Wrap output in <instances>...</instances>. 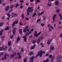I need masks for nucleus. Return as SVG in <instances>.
<instances>
[{
  "instance_id": "obj_1",
  "label": "nucleus",
  "mask_w": 62,
  "mask_h": 62,
  "mask_svg": "<svg viewBox=\"0 0 62 62\" xmlns=\"http://www.w3.org/2000/svg\"><path fill=\"white\" fill-rule=\"evenodd\" d=\"M34 29H31V31H28L26 33V34L25 36H24L23 37V38H24V41L26 42V41L27 40V39H26V36H28V35H29L32 33V31H33Z\"/></svg>"
},
{
  "instance_id": "obj_2",
  "label": "nucleus",
  "mask_w": 62,
  "mask_h": 62,
  "mask_svg": "<svg viewBox=\"0 0 62 62\" xmlns=\"http://www.w3.org/2000/svg\"><path fill=\"white\" fill-rule=\"evenodd\" d=\"M33 8V7H29L27 9V14L28 15H29V12H30V13H32L33 12V9H32Z\"/></svg>"
},
{
  "instance_id": "obj_3",
  "label": "nucleus",
  "mask_w": 62,
  "mask_h": 62,
  "mask_svg": "<svg viewBox=\"0 0 62 62\" xmlns=\"http://www.w3.org/2000/svg\"><path fill=\"white\" fill-rule=\"evenodd\" d=\"M42 53L44 54H45V52H42V51L41 50L39 52L38 54H37L36 56L35 57V58H36L38 56H39L40 55V57H41L42 55H43V54H42Z\"/></svg>"
},
{
  "instance_id": "obj_4",
  "label": "nucleus",
  "mask_w": 62,
  "mask_h": 62,
  "mask_svg": "<svg viewBox=\"0 0 62 62\" xmlns=\"http://www.w3.org/2000/svg\"><path fill=\"white\" fill-rule=\"evenodd\" d=\"M4 46H2V47H0V51H3V50H6L8 48L7 46H6L5 48H4Z\"/></svg>"
},
{
  "instance_id": "obj_5",
  "label": "nucleus",
  "mask_w": 62,
  "mask_h": 62,
  "mask_svg": "<svg viewBox=\"0 0 62 62\" xmlns=\"http://www.w3.org/2000/svg\"><path fill=\"white\" fill-rule=\"evenodd\" d=\"M49 32H50L54 29V27L52 26H51L49 28Z\"/></svg>"
},
{
  "instance_id": "obj_6",
  "label": "nucleus",
  "mask_w": 62,
  "mask_h": 62,
  "mask_svg": "<svg viewBox=\"0 0 62 62\" xmlns=\"http://www.w3.org/2000/svg\"><path fill=\"white\" fill-rule=\"evenodd\" d=\"M38 33V31H35L34 32V36L35 37H38V34L37 33Z\"/></svg>"
},
{
  "instance_id": "obj_7",
  "label": "nucleus",
  "mask_w": 62,
  "mask_h": 62,
  "mask_svg": "<svg viewBox=\"0 0 62 62\" xmlns=\"http://www.w3.org/2000/svg\"><path fill=\"white\" fill-rule=\"evenodd\" d=\"M52 40H53V39H52L51 40V39H49L47 41V44L48 45H50V42L52 41Z\"/></svg>"
},
{
  "instance_id": "obj_8",
  "label": "nucleus",
  "mask_w": 62,
  "mask_h": 62,
  "mask_svg": "<svg viewBox=\"0 0 62 62\" xmlns=\"http://www.w3.org/2000/svg\"><path fill=\"white\" fill-rule=\"evenodd\" d=\"M56 6H58L59 5V1L58 0H57L54 2Z\"/></svg>"
},
{
  "instance_id": "obj_9",
  "label": "nucleus",
  "mask_w": 62,
  "mask_h": 62,
  "mask_svg": "<svg viewBox=\"0 0 62 62\" xmlns=\"http://www.w3.org/2000/svg\"><path fill=\"white\" fill-rule=\"evenodd\" d=\"M34 58H35V57L34 56H32V57H31V60H30V62H33V60L34 59Z\"/></svg>"
},
{
  "instance_id": "obj_10",
  "label": "nucleus",
  "mask_w": 62,
  "mask_h": 62,
  "mask_svg": "<svg viewBox=\"0 0 62 62\" xmlns=\"http://www.w3.org/2000/svg\"><path fill=\"white\" fill-rule=\"evenodd\" d=\"M35 47H36V44H34V45H33L31 47V50H32V49H35Z\"/></svg>"
},
{
  "instance_id": "obj_11",
  "label": "nucleus",
  "mask_w": 62,
  "mask_h": 62,
  "mask_svg": "<svg viewBox=\"0 0 62 62\" xmlns=\"http://www.w3.org/2000/svg\"><path fill=\"white\" fill-rule=\"evenodd\" d=\"M44 13V11H43L42 12L41 14H40V13H38V15L39 16L40 15H42V14H43Z\"/></svg>"
},
{
  "instance_id": "obj_12",
  "label": "nucleus",
  "mask_w": 62,
  "mask_h": 62,
  "mask_svg": "<svg viewBox=\"0 0 62 62\" xmlns=\"http://www.w3.org/2000/svg\"><path fill=\"white\" fill-rule=\"evenodd\" d=\"M15 30H16V28H15L13 30V35H15Z\"/></svg>"
},
{
  "instance_id": "obj_13",
  "label": "nucleus",
  "mask_w": 62,
  "mask_h": 62,
  "mask_svg": "<svg viewBox=\"0 0 62 62\" xmlns=\"http://www.w3.org/2000/svg\"><path fill=\"white\" fill-rule=\"evenodd\" d=\"M20 40V38L19 37V36H18L17 39V41H16V43H17L18 42V41H19Z\"/></svg>"
},
{
  "instance_id": "obj_14",
  "label": "nucleus",
  "mask_w": 62,
  "mask_h": 62,
  "mask_svg": "<svg viewBox=\"0 0 62 62\" xmlns=\"http://www.w3.org/2000/svg\"><path fill=\"white\" fill-rule=\"evenodd\" d=\"M34 54V53L32 52H29V54L30 55H33Z\"/></svg>"
},
{
  "instance_id": "obj_15",
  "label": "nucleus",
  "mask_w": 62,
  "mask_h": 62,
  "mask_svg": "<svg viewBox=\"0 0 62 62\" xmlns=\"http://www.w3.org/2000/svg\"><path fill=\"white\" fill-rule=\"evenodd\" d=\"M9 6H8L6 7L5 9V10H6V11H8V10L9 9Z\"/></svg>"
},
{
  "instance_id": "obj_16",
  "label": "nucleus",
  "mask_w": 62,
  "mask_h": 62,
  "mask_svg": "<svg viewBox=\"0 0 62 62\" xmlns=\"http://www.w3.org/2000/svg\"><path fill=\"white\" fill-rule=\"evenodd\" d=\"M23 30L21 29H20L19 30V32L20 33V34H22L23 32H22V31Z\"/></svg>"
},
{
  "instance_id": "obj_17",
  "label": "nucleus",
  "mask_w": 62,
  "mask_h": 62,
  "mask_svg": "<svg viewBox=\"0 0 62 62\" xmlns=\"http://www.w3.org/2000/svg\"><path fill=\"white\" fill-rule=\"evenodd\" d=\"M49 60L48 59H47L46 60H44L43 61V62H49Z\"/></svg>"
},
{
  "instance_id": "obj_18",
  "label": "nucleus",
  "mask_w": 62,
  "mask_h": 62,
  "mask_svg": "<svg viewBox=\"0 0 62 62\" xmlns=\"http://www.w3.org/2000/svg\"><path fill=\"white\" fill-rule=\"evenodd\" d=\"M11 18H13V17H14L15 15H14V13H12L11 14Z\"/></svg>"
},
{
  "instance_id": "obj_19",
  "label": "nucleus",
  "mask_w": 62,
  "mask_h": 62,
  "mask_svg": "<svg viewBox=\"0 0 62 62\" xmlns=\"http://www.w3.org/2000/svg\"><path fill=\"white\" fill-rule=\"evenodd\" d=\"M50 49L51 50H54V49H55V48L54 46H52L51 47Z\"/></svg>"
},
{
  "instance_id": "obj_20",
  "label": "nucleus",
  "mask_w": 62,
  "mask_h": 62,
  "mask_svg": "<svg viewBox=\"0 0 62 62\" xmlns=\"http://www.w3.org/2000/svg\"><path fill=\"white\" fill-rule=\"evenodd\" d=\"M4 31L3 30H2L1 31H0V36H2V32Z\"/></svg>"
},
{
  "instance_id": "obj_21",
  "label": "nucleus",
  "mask_w": 62,
  "mask_h": 62,
  "mask_svg": "<svg viewBox=\"0 0 62 62\" xmlns=\"http://www.w3.org/2000/svg\"><path fill=\"white\" fill-rule=\"evenodd\" d=\"M16 55V53H14L12 55H11V57H13L14 56H15V55Z\"/></svg>"
},
{
  "instance_id": "obj_22",
  "label": "nucleus",
  "mask_w": 62,
  "mask_h": 62,
  "mask_svg": "<svg viewBox=\"0 0 62 62\" xmlns=\"http://www.w3.org/2000/svg\"><path fill=\"white\" fill-rule=\"evenodd\" d=\"M7 15L8 16V18H10V16H11V15L9 14V13H8L7 14Z\"/></svg>"
},
{
  "instance_id": "obj_23",
  "label": "nucleus",
  "mask_w": 62,
  "mask_h": 62,
  "mask_svg": "<svg viewBox=\"0 0 62 62\" xmlns=\"http://www.w3.org/2000/svg\"><path fill=\"white\" fill-rule=\"evenodd\" d=\"M56 14H55L53 15V19H54L55 20V17H56Z\"/></svg>"
},
{
  "instance_id": "obj_24",
  "label": "nucleus",
  "mask_w": 62,
  "mask_h": 62,
  "mask_svg": "<svg viewBox=\"0 0 62 62\" xmlns=\"http://www.w3.org/2000/svg\"><path fill=\"white\" fill-rule=\"evenodd\" d=\"M1 38L3 40L5 38V37L4 36H2L1 37Z\"/></svg>"
},
{
  "instance_id": "obj_25",
  "label": "nucleus",
  "mask_w": 62,
  "mask_h": 62,
  "mask_svg": "<svg viewBox=\"0 0 62 62\" xmlns=\"http://www.w3.org/2000/svg\"><path fill=\"white\" fill-rule=\"evenodd\" d=\"M40 42V38H39L37 40V43L38 44L39 43V42Z\"/></svg>"
},
{
  "instance_id": "obj_26",
  "label": "nucleus",
  "mask_w": 62,
  "mask_h": 62,
  "mask_svg": "<svg viewBox=\"0 0 62 62\" xmlns=\"http://www.w3.org/2000/svg\"><path fill=\"white\" fill-rule=\"evenodd\" d=\"M58 58V59H62V56H61V55H60L59 56V57H58V56L57 57V58Z\"/></svg>"
},
{
  "instance_id": "obj_27",
  "label": "nucleus",
  "mask_w": 62,
  "mask_h": 62,
  "mask_svg": "<svg viewBox=\"0 0 62 62\" xmlns=\"http://www.w3.org/2000/svg\"><path fill=\"white\" fill-rule=\"evenodd\" d=\"M57 62H60V60L59 59H58V57L57 58Z\"/></svg>"
},
{
  "instance_id": "obj_28",
  "label": "nucleus",
  "mask_w": 62,
  "mask_h": 62,
  "mask_svg": "<svg viewBox=\"0 0 62 62\" xmlns=\"http://www.w3.org/2000/svg\"><path fill=\"white\" fill-rule=\"evenodd\" d=\"M18 22L19 21H15L14 22V23L15 24H17Z\"/></svg>"
},
{
  "instance_id": "obj_29",
  "label": "nucleus",
  "mask_w": 62,
  "mask_h": 62,
  "mask_svg": "<svg viewBox=\"0 0 62 62\" xmlns=\"http://www.w3.org/2000/svg\"><path fill=\"white\" fill-rule=\"evenodd\" d=\"M37 40H34L32 41V43L33 44H35V43H36V42H37Z\"/></svg>"
},
{
  "instance_id": "obj_30",
  "label": "nucleus",
  "mask_w": 62,
  "mask_h": 62,
  "mask_svg": "<svg viewBox=\"0 0 62 62\" xmlns=\"http://www.w3.org/2000/svg\"><path fill=\"white\" fill-rule=\"evenodd\" d=\"M26 28H24L23 29V32H25H25H26Z\"/></svg>"
},
{
  "instance_id": "obj_31",
  "label": "nucleus",
  "mask_w": 62,
  "mask_h": 62,
  "mask_svg": "<svg viewBox=\"0 0 62 62\" xmlns=\"http://www.w3.org/2000/svg\"><path fill=\"white\" fill-rule=\"evenodd\" d=\"M4 24V23L3 22H1L0 23V26H2L3 24Z\"/></svg>"
},
{
  "instance_id": "obj_32",
  "label": "nucleus",
  "mask_w": 62,
  "mask_h": 62,
  "mask_svg": "<svg viewBox=\"0 0 62 62\" xmlns=\"http://www.w3.org/2000/svg\"><path fill=\"white\" fill-rule=\"evenodd\" d=\"M43 20H46V17L44 16L43 17Z\"/></svg>"
},
{
  "instance_id": "obj_33",
  "label": "nucleus",
  "mask_w": 62,
  "mask_h": 62,
  "mask_svg": "<svg viewBox=\"0 0 62 62\" xmlns=\"http://www.w3.org/2000/svg\"><path fill=\"white\" fill-rule=\"evenodd\" d=\"M9 29V27L8 26H7L6 27L5 29V30H8Z\"/></svg>"
},
{
  "instance_id": "obj_34",
  "label": "nucleus",
  "mask_w": 62,
  "mask_h": 62,
  "mask_svg": "<svg viewBox=\"0 0 62 62\" xmlns=\"http://www.w3.org/2000/svg\"><path fill=\"white\" fill-rule=\"evenodd\" d=\"M7 55V54L5 53V57H4V59H7V57H6V55Z\"/></svg>"
},
{
  "instance_id": "obj_35",
  "label": "nucleus",
  "mask_w": 62,
  "mask_h": 62,
  "mask_svg": "<svg viewBox=\"0 0 62 62\" xmlns=\"http://www.w3.org/2000/svg\"><path fill=\"white\" fill-rule=\"evenodd\" d=\"M11 50H12V48L11 47H10V48L8 49V51L9 52H10Z\"/></svg>"
},
{
  "instance_id": "obj_36",
  "label": "nucleus",
  "mask_w": 62,
  "mask_h": 62,
  "mask_svg": "<svg viewBox=\"0 0 62 62\" xmlns=\"http://www.w3.org/2000/svg\"><path fill=\"white\" fill-rule=\"evenodd\" d=\"M55 58V56H52V58H51V60H53V59H54Z\"/></svg>"
},
{
  "instance_id": "obj_37",
  "label": "nucleus",
  "mask_w": 62,
  "mask_h": 62,
  "mask_svg": "<svg viewBox=\"0 0 62 62\" xmlns=\"http://www.w3.org/2000/svg\"><path fill=\"white\" fill-rule=\"evenodd\" d=\"M10 45H11V42L9 41L8 43V46H10Z\"/></svg>"
},
{
  "instance_id": "obj_38",
  "label": "nucleus",
  "mask_w": 62,
  "mask_h": 62,
  "mask_svg": "<svg viewBox=\"0 0 62 62\" xmlns=\"http://www.w3.org/2000/svg\"><path fill=\"white\" fill-rule=\"evenodd\" d=\"M60 11V9H59L57 10H56V12L58 13L59 12V11Z\"/></svg>"
},
{
  "instance_id": "obj_39",
  "label": "nucleus",
  "mask_w": 62,
  "mask_h": 62,
  "mask_svg": "<svg viewBox=\"0 0 62 62\" xmlns=\"http://www.w3.org/2000/svg\"><path fill=\"white\" fill-rule=\"evenodd\" d=\"M36 14H37L36 13H34L32 15V17H35L36 15Z\"/></svg>"
},
{
  "instance_id": "obj_40",
  "label": "nucleus",
  "mask_w": 62,
  "mask_h": 62,
  "mask_svg": "<svg viewBox=\"0 0 62 62\" xmlns=\"http://www.w3.org/2000/svg\"><path fill=\"white\" fill-rule=\"evenodd\" d=\"M48 5L49 6H52V4L50 2H49L48 3Z\"/></svg>"
},
{
  "instance_id": "obj_41",
  "label": "nucleus",
  "mask_w": 62,
  "mask_h": 62,
  "mask_svg": "<svg viewBox=\"0 0 62 62\" xmlns=\"http://www.w3.org/2000/svg\"><path fill=\"white\" fill-rule=\"evenodd\" d=\"M22 18L23 19H24V15L23 14H22L21 16Z\"/></svg>"
},
{
  "instance_id": "obj_42",
  "label": "nucleus",
  "mask_w": 62,
  "mask_h": 62,
  "mask_svg": "<svg viewBox=\"0 0 62 62\" xmlns=\"http://www.w3.org/2000/svg\"><path fill=\"white\" fill-rule=\"evenodd\" d=\"M19 6V4L18 3H17L16 4V6H15V7H16V8H17V7H18V6Z\"/></svg>"
},
{
  "instance_id": "obj_43",
  "label": "nucleus",
  "mask_w": 62,
  "mask_h": 62,
  "mask_svg": "<svg viewBox=\"0 0 62 62\" xmlns=\"http://www.w3.org/2000/svg\"><path fill=\"white\" fill-rule=\"evenodd\" d=\"M14 7V5H12L10 6V8L11 9H12V8H13V7Z\"/></svg>"
},
{
  "instance_id": "obj_44",
  "label": "nucleus",
  "mask_w": 62,
  "mask_h": 62,
  "mask_svg": "<svg viewBox=\"0 0 62 62\" xmlns=\"http://www.w3.org/2000/svg\"><path fill=\"white\" fill-rule=\"evenodd\" d=\"M40 21V19H38L37 21V23H38L39 22V21Z\"/></svg>"
},
{
  "instance_id": "obj_45",
  "label": "nucleus",
  "mask_w": 62,
  "mask_h": 62,
  "mask_svg": "<svg viewBox=\"0 0 62 62\" xmlns=\"http://www.w3.org/2000/svg\"><path fill=\"white\" fill-rule=\"evenodd\" d=\"M53 21L52 22V23H53L55 22V19H53Z\"/></svg>"
},
{
  "instance_id": "obj_46",
  "label": "nucleus",
  "mask_w": 62,
  "mask_h": 62,
  "mask_svg": "<svg viewBox=\"0 0 62 62\" xmlns=\"http://www.w3.org/2000/svg\"><path fill=\"white\" fill-rule=\"evenodd\" d=\"M27 60V59H26V58L24 59V62H26Z\"/></svg>"
},
{
  "instance_id": "obj_47",
  "label": "nucleus",
  "mask_w": 62,
  "mask_h": 62,
  "mask_svg": "<svg viewBox=\"0 0 62 62\" xmlns=\"http://www.w3.org/2000/svg\"><path fill=\"white\" fill-rule=\"evenodd\" d=\"M40 39H43V37L42 36H40Z\"/></svg>"
},
{
  "instance_id": "obj_48",
  "label": "nucleus",
  "mask_w": 62,
  "mask_h": 62,
  "mask_svg": "<svg viewBox=\"0 0 62 62\" xmlns=\"http://www.w3.org/2000/svg\"><path fill=\"white\" fill-rule=\"evenodd\" d=\"M52 55H49V58H52Z\"/></svg>"
},
{
  "instance_id": "obj_49",
  "label": "nucleus",
  "mask_w": 62,
  "mask_h": 62,
  "mask_svg": "<svg viewBox=\"0 0 62 62\" xmlns=\"http://www.w3.org/2000/svg\"><path fill=\"white\" fill-rule=\"evenodd\" d=\"M49 2H53V1H54V0H48Z\"/></svg>"
},
{
  "instance_id": "obj_50",
  "label": "nucleus",
  "mask_w": 62,
  "mask_h": 62,
  "mask_svg": "<svg viewBox=\"0 0 62 62\" xmlns=\"http://www.w3.org/2000/svg\"><path fill=\"white\" fill-rule=\"evenodd\" d=\"M40 45L43 47H44V45H43V43H40Z\"/></svg>"
},
{
  "instance_id": "obj_51",
  "label": "nucleus",
  "mask_w": 62,
  "mask_h": 62,
  "mask_svg": "<svg viewBox=\"0 0 62 62\" xmlns=\"http://www.w3.org/2000/svg\"><path fill=\"white\" fill-rule=\"evenodd\" d=\"M41 25L42 26H44V25H45V24H43V23H41Z\"/></svg>"
},
{
  "instance_id": "obj_52",
  "label": "nucleus",
  "mask_w": 62,
  "mask_h": 62,
  "mask_svg": "<svg viewBox=\"0 0 62 62\" xmlns=\"http://www.w3.org/2000/svg\"><path fill=\"white\" fill-rule=\"evenodd\" d=\"M12 27H14V26L15 25V23H13L12 24Z\"/></svg>"
},
{
  "instance_id": "obj_53",
  "label": "nucleus",
  "mask_w": 62,
  "mask_h": 62,
  "mask_svg": "<svg viewBox=\"0 0 62 62\" xmlns=\"http://www.w3.org/2000/svg\"><path fill=\"white\" fill-rule=\"evenodd\" d=\"M49 55V54H47L45 55V56H48Z\"/></svg>"
},
{
  "instance_id": "obj_54",
  "label": "nucleus",
  "mask_w": 62,
  "mask_h": 62,
  "mask_svg": "<svg viewBox=\"0 0 62 62\" xmlns=\"http://www.w3.org/2000/svg\"><path fill=\"white\" fill-rule=\"evenodd\" d=\"M25 28H26V29H28V26H26L25 27Z\"/></svg>"
},
{
  "instance_id": "obj_55",
  "label": "nucleus",
  "mask_w": 62,
  "mask_h": 62,
  "mask_svg": "<svg viewBox=\"0 0 62 62\" xmlns=\"http://www.w3.org/2000/svg\"><path fill=\"white\" fill-rule=\"evenodd\" d=\"M19 24H20V25H23V24H22V22H20V23Z\"/></svg>"
},
{
  "instance_id": "obj_56",
  "label": "nucleus",
  "mask_w": 62,
  "mask_h": 62,
  "mask_svg": "<svg viewBox=\"0 0 62 62\" xmlns=\"http://www.w3.org/2000/svg\"><path fill=\"white\" fill-rule=\"evenodd\" d=\"M22 54L20 53H18L17 54V55H19L20 54Z\"/></svg>"
},
{
  "instance_id": "obj_57",
  "label": "nucleus",
  "mask_w": 62,
  "mask_h": 62,
  "mask_svg": "<svg viewBox=\"0 0 62 62\" xmlns=\"http://www.w3.org/2000/svg\"><path fill=\"white\" fill-rule=\"evenodd\" d=\"M21 52H23L24 51V50H23V48H21Z\"/></svg>"
},
{
  "instance_id": "obj_58",
  "label": "nucleus",
  "mask_w": 62,
  "mask_h": 62,
  "mask_svg": "<svg viewBox=\"0 0 62 62\" xmlns=\"http://www.w3.org/2000/svg\"><path fill=\"white\" fill-rule=\"evenodd\" d=\"M41 33V32H39L38 34V36H39V35H40V34Z\"/></svg>"
},
{
  "instance_id": "obj_59",
  "label": "nucleus",
  "mask_w": 62,
  "mask_h": 62,
  "mask_svg": "<svg viewBox=\"0 0 62 62\" xmlns=\"http://www.w3.org/2000/svg\"><path fill=\"white\" fill-rule=\"evenodd\" d=\"M50 26H51V24H49L48 25L47 27H50Z\"/></svg>"
},
{
  "instance_id": "obj_60",
  "label": "nucleus",
  "mask_w": 62,
  "mask_h": 62,
  "mask_svg": "<svg viewBox=\"0 0 62 62\" xmlns=\"http://www.w3.org/2000/svg\"><path fill=\"white\" fill-rule=\"evenodd\" d=\"M14 14V16L15 17H16V16H18V15H17V14Z\"/></svg>"
},
{
  "instance_id": "obj_61",
  "label": "nucleus",
  "mask_w": 62,
  "mask_h": 62,
  "mask_svg": "<svg viewBox=\"0 0 62 62\" xmlns=\"http://www.w3.org/2000/svg\"><path fill=\"white\" fill-rule=\"evenodd\" d=\"M25 19L26 20H27V21H28V20H29V18L27 17H26Z\"/></svg>"
},
{
  "instance_id": "obj_62",
  "label": "nucleus",
  "mask_w": 62,
  "mask_h": 62,
  "mask_svg": "<svg viewBox=\"0 0 62 62\" xmlns=\"http://www.w3.org/2000/svg\"><path fill=\"white\" fill-rule=\"evenodd\" d=\"M32 38V35H31L29 37V39Z\"/></svg>"
},
{
  "instance_id": "obj_63",
  "label": "nucleus",
  "mask_w": 62,
  "mask_h": 62,
  "mask_svg": "<svg viewBox=\"0 0 62 62\" xmlns=\"http://www.w3.org/2000/svg\"><path fill=\"white\" fill-rule=\"evenodd\" d=\"M59 15L60 17H61L62 16V15H61L60 13L59 14Z\"/></svg>"
},
{
  "instance_id": "obj_64",
  "label": "nucleus",
  "mask_w": 62,
  "mask_h": 62,
  "mask_svg": "<svg viewBox=\"0 0 62 62\" xmlns=\"http://www.w3.org/2000/svg\"><path fill=\"white\" fill-rule=\"evenodd\" d=\"M0 54L1 55H3V54H3V52H2L1 53H0Z\"/></svg>"
}]
</instances>
